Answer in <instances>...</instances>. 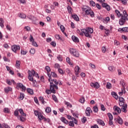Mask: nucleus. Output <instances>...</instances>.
Here are the masks:
<instances>
[{
  "label": "nucleus",
  "instance_id": "nucleus-20",
  "mask_svg": "<svg viewBox=\"0 0 128 128\" xmlns=\"http://www.w3.org/2000/svg\"><path fill=\"white\" fill-rule=\"evenodd\" d=\"M60 120L61 122L65 124H68V121L66 119V118L64 117H61Z\"/></svg>",
  "mask_w": 128,
  "mask_h": 128
},
{
  "label": "nucleus",
  "instance_id": "nucleus-13",
  "mask_svg": "<svg viewBox=\"0 0 128 128\" xmlns=\"http://www.w3.org/2000/svg\"><path fill=\"white\" fill-rule=\"evenodd\" d=\"M102 8H104L106 10L108 11L110 10V6L106 3H103L102 4Z\"/></svg>",
  "mask_w": 128,
  "mask_h": 128
},
{
  "label": "nucleus",
  "instance_id": "nucleus-50",
  "mask_svg": "<svg viewBox=\"0 0 128 128\" xmlns=\"http://www.w3.org/2000/svg\"><path fill=\"white\" fill-rule=\"evenodd\" d=\"M28 18L29 20H36V18L34 16H28Z\"/></svg>",
  "mask_w": 128,
  "mask_h": 128
},
{
  "label": "nucleus",
  "instance_id": "nucleus-55",
  "mask_svg": "<svg viewBox=\"0 0 128 128\" xmlns=\"http://www.w3.org/2000/svg\"><path fill=\"white\" fill-rule=\"evenodd\" d=\"M32 46H36V48H38V44L36 43V42L34 40V41H32Z\"/></svg>",
  "mask_w": 128,
  "mask_h": 128
},
{
  "label": "nucleus",
  "instance_id": "nucleus-61",
  "mask_svg": "<svg viewBox=\"0 0 128 128\" xmlns=\"http://www.w3.org/2000/svg\"><path fill=\"white\" fill-rule=\"evenodd\" d=\"M14 114L15 116H18V110H16L14 112Z\"/></svg>",
  "mask_w": 128,
  "mask_h": 128
},
{
  "label": "nucleus",
  "instance_id": "nucleus-9",
  "mask_svg": "<svg viewBox=\"0 0 128 128\" xmlns=\"http://www.w3.org/2000/svg\"><path fill=\"white\" fill-rule=\"evenodd\" d=\"M12 50L14 52H16L18 50H20V47L18 46L14 45L12 46Z\"/></svg>",
  "mask_w": 128,
  "mask_h": 128
},
{
  "label": "nucleus",
  "instance_id": "nucleus-35",
  "mask_svg": "<svg viewBox=\"0 0 128 128\" xmlns=\"http://www.w3.org/2000/svg\"><path fill=\"white\" fill-rule=\"evenodd\" d=\"M18 111H19V112H20V114H22V116H26V114H24V110H22V108H20L19 110H18Z\"/></svg>",
  "mask_w": 128,
  "mask_h": 128
},
{
  "label": "nucleus",
  "instance_id": "nucleus-56",
  "mask_svg": "<svg viewBox=\"0 0 128 128\" xmlns=\"http://www.w3.org/2000/svg\"><path fill=\"white\" fill-rule=\"evenodd\" d=\"M3 60H4V62H10V59L6 58V56H4L3 57Z\"/></svg>",
  "mask_w": 128,
  "mask_h": 128
},
{
  "label": "nucleus",
  "instance_id": "nucleus-1",
  "mask_svg": "<svg viewBox=\"0 0 128 128\" xmlns=\"http://www.w3.org/2000/svg\"><path fill=\"white\" fill-rule=\"evenodd\" d=\"M48 81L50 82V90L46 89V92L47 94H56V90H58V87L52 82H50V79H48Z\"/></svg>",
  "mask_w": 128,
  "mask_h": 128
},
{
  "label": "nucleus",
  "instance_id": "nucleus-28",
  "mask_svg": "<svg viewBox=\"0 0 128 128\" xmlns=\"http://www.w3.org/2000/svg\"><path fill=\"white\" fill-rule=\"evenodd\" d=\"M4 90L5 92L8 93V92H12V88L10 87H6L4 88Z\"/></svg>",
  "mask_w": 128,
  "mask_h": 128
},
{
  "label": "nucleus",
  "instance_id": "nucleus-33",
  "mask_svg": "<svg viewBox=\"0 0 128 128\" xmlns=\"http://www.w3.org/2000/svg\"><path fill=\"white\" fill-rule=\"evenodd\" d=\"M19 17L21 18H26V15L24 13H20L19 14Z\"/></svg>",
  "mask_w": 128,
  "mask_h": 128
},
{
  "label": "nucleus",
  "instance_id": "nucleus-12",
  "mask_svg": "<svg viewBox=\"0 0 128 128\" xmlns=\"http://www.w3.org/2000/svg\"><path fill=\"white\" fill-rule=\"evenodd\" d=\"M80 68L78 66H76L75 68H74L75 74L76 76H78V74H80Z\"/></svg>",
  "mask_w": 128,
  "mask_h": 128
},
{
  "label": "nucleus",
  "instance_id": "nucleus-29",
  "mask_svg": "<svg viewBox=\"0 0 128 128\" xmlns=\"http://www.w3.org/2000/svg\"><path fill=\"white\" fill-rule=\"evenodd\" d=\"M111 94L112 96H114V98H116V100H118V94L116 93V92H112Z\"/></svg>",
  "mask_w": 128,
  "mask_h": 128
},
{
  "label": "nucleus",
  "instance_id": "nucleus-16",
  "mask_svg": "<svg viewBox=\"0 0 128 128\" xmlns=\"http://www.w3.org/2000/svg\"><path fill=\"white\" fill-rule=\"evenodd\" d=\"M118 32H128V28L125 27L123 28H119Z\"/></svg>",
  "mask_w": 128,
  "mask_h": 128
},
{
  "label": "nucleus",
  "instance_id": "nucleus-41",
  "mask_svg": "<svg viewBox=\"0 0 128 128\" xmlns=\"http://www.w3.org/2000/svg\"><path fill=\"white\" fill-rule=\"evenodd\" d=\"M120 84L122 86V88H126V84H124V80H120Z\"/></svg>",
  "mask_w": 128,
  "mask_h": 128
},
{
  "label": "nucleus",
  "instance_id": "nucleus-51",
  "mask_svg": "<svg viewBox=\"0 0 128 128\" xmlns=\"http://www.w3.org/2000/svg\"><path fill=\"white\" fill-rule=\"evenodd\" d=\"M60 28L62 32H64V30H66V28H64V26L63 25H60Z\"/></svg>",
  "mask_w": 128,
  "mask_h": 128
},
{
  "label": "nucleus",
  "instance_id": "nucleus-40",
  "mask_svg": "<svg viewBox=\"0 0 128 128\" xmlns=\"http://www.w3.org/2000/svg\"><path fill=\"white\" fill-rule=\"evenodd\" d=\"M30 52L31 54H36V50H34V48H32L30 50Z\"/></svg>",
  "mask_w": 128,
  "mask_h": 128
},
{
  "label": "nucleus",
  "instance_id": "nucleus-57",
  "mask_svg": "<svg viewBox=\"0 0 128 128\" xmlns=\"http://www.w3.org/2000/svg\"><path fill=\"white\" fill-rule=\"evenodd\" d=\"M82 122H83V124H84L86 122V117H83L82 119Z\"/></svg>",
  "mask_w": 128,
  "mask_h": 128
},
{
  "label": "nucleus",
  "instance_id": "nucleus-4",
  "mask_svg": "<svg viewBox=\"0 0 128 128\" xmlns=\"http://www.w3.org/2000/svg\"><path fill=\"white\" fill-rule=\"evenodd\" d=\"M128 14L126 13V10L123 11V16H121V18L119 20V24L120 26H124V22H126V20H128Z\"/></svg>",
  "mask_w": 128,
  "mask_h": 128
},
{
  "label": "nucleus",
  "instance_id": "nucleus-27",
  "mask_svg": "<svg viewBox=\"0 0 128 128\" xmlns=\"http://www.w3.org/2000/svg\"><path fill=\"white\" fill-rule=\"evenodd\" d=\"M115 12L118 18H120L124 16V15H122V14H121L120 12V11L118 10H115Z\"/></svg>",
  "mask_w": 128,
  "mask_h": 128
},
{
  "label": "nucleus",
  "instance_id": "nucleus-32",
  "mask_svg": "<svg viewBox=\"0 0 128 128\" xmlns=\"http://www.w3.org/2000/svg\"><path fill=\"white\" fill-rule=\"evenodd\" d=\"M106 88L108 90H110L112 88V84L110 82H107L106 85Z\"/></svg>",
  "mask_w": 128,
  "mask_h": 128
},
{
  "label": "nucleus",
  "instance_id": "nucleus-62",
  "mask_svg": "<svg viewBox=\"0 0 128 128\" xmlns=\"http://www.w3.org/2000/svg\"><path fill=\"white\" fill-rule=\"evenodd\" d=\"M114 44L115 46H120V42L116 40H114Z\"/></svg>",
  "mask_w": 128,
  "mask_h": 128
},
{
  "label": "nucleus",
  "instance_id": "nucleus-7",
  "mask_svg": "<svg viewBox=\"0 0 128 128\" xmlns=\"http://www.w3.org/2000/svg\"><path fill=\"white\" fill-rule=\"evenodd\" d=\"M16 88H18V89L21 88L22 92H24V90H26V88L22 83L17 84Z\"/></svg>",
  "mask_w": 128,
  "mask_h": 128
},
{
  "label": "nucleus",
  "instance_id": "nucleus-42",
  "mask_svg": "<svg viewBox=\"0 0 128 128\" xmlns=\"http://www.w3.org/2000/svg\"><path fill=\"white\" fill-rule=\"evenodd\" d=\"M108 118H109L110 120H114V117L112 116V114L110 113L108 114Z\"/></svg>",
  "mask_w": 128,
  "mask_h": 128
},
{
  "label": "nucleus",
  "instance_id": "nucleus-48",
  "mask_svg": "<svg viewBox=\"0 0 128 128\" xmlns=\"http://www.w3.org/2000/svg\"><path fill=\"white\" fill-rule=\"evenodd\" d=\"M24 94L22 93H20V100H24Z\"/></svg>",
  "mask_w": 128,
  "mask_h": 128
},
{
  "label": "nucleus",
  "instance_id": "nucleus-23",
  "mask_svg": "<svg viewBox=\"0 0 128 128\" xmlns=\"http://www.w3.org/2000/svg\"><path fill=\"white\" fill-rule=\"evenodd\" d=\"M66 8H67L68 14H72V7H70V6H68L66 7Z\"/></svg>",
  "mask_w": 128,
  "mask_h": 128
},
{
  "label": "nucleus",
  "instance_id": "nucleus-44",
  "mask_svg": "<svg viewBox=\"0 0 128 128\" xmlns=\"http://www.w3.org/2000/svg\"><path fill=\"white\" fill-rule=\"evenodd\" d=\"M50 75L53 78H56V76H58V74H56L54 72H51Z\"/></svg>",
  "mask_w": 128,
  "mask_h": 128
},
{
  "label": "nucleus",
  "instance_id": "nucleus-52",
  "mask_svg": "<svg viewBox=\"0 0 128 128\" xmlns=\"http://www.w3.org/2000/svg\"><path fill=\"white\" fill-rule=\"evenodd\" d=\"M57 58L58 60H59V62H62V56H57Z\"/></svg>",
  "mask_w": 128,
  "mask_h": 128
},
{
  "label": "nucleus",
  "instance_id": "nucleus-17",
  "mask_svg": "<svg viewBox=\"0 0 128 128\" xmlns=\"http://www.w3.org/2000/svg\"><path fill=\"white\" fill-rule=\"evenodd\" d=\"M126 108H128V104H125L124 106H122L121 108V110L122 112H126Z\"/></svg>",
  "mask_w": 128,
  "mask_h": 128
},
{
  "label": "nucleus",
  "instance_id": "nucleus-14",
  "mask_svg": "<svg viewBox=\"0 0 128 128\" xmlns=\"http://www.w3.org/2000/svg\"><path fill=\"white\" fill-rule=\"evenodd\" d=\"M92 112V111L90 109V107L87 108L86 111V116H90V112Z\"/></svg>",
  "mask_w": 128,
  "mask_h": 128
},
{
  "label": "nucleus",
  "instance_id": "nucleus-3",
  "mask_svg": "<svg viewBox=\"0 0 128 128\" xmlns=\"http://www.w3.org/2000/svg\"><path fill=\"white\" fill-rule=\"evenodd\" d=\"M32 76H36L37 78H40V76L38 73H36L34 70H28V79L30 82H32L34 80V78Z\"/></svg>",
  "mask_w": 128,
  "mask_h": 128
},
{
  "label": "nucleus",
  "instance_id": "nucleus-31",
  "mask_svg": "<svg viewBox=\"0 0 128 128\" xmlns=\"http://www.w3.org/2000/svg\"><path fill=\"white\" fill-rule=\"evenodd\" d=\"M38 118H39L40 120H44V116H42V113H40V114H38Z\"/></svg>",
  "mask_w": 128,
  "mask_h": 128
},
{
  "label": "nucleus",
  "instance_id": "nucleus-34",
  "mask_svg": "<svg viewBox=\"0 0 128 128\" xmlns=\"http://www.w3.org/2000/svg\"><path fill=\"white\" fill-rule=\"evenodd\" d=\"M4 19L2 18H0V26H1V28H4Z\"/></svg>",
  "mask_w": 128,
  "mask_h": 128
},
{
  "label": "nucleus",
  "instance_id": "nucleus-22",
  "mask_svg": "<svg viewBox=\"0 0 128 128\" xmlns=\"http://www.w3.org/2000/svg\"><path fill=\"white\" fill-rule=\"evenodd\" d=\"M117 122H118L119 124H124V120L120 117H118L117 119Z\"/></svg>",
  "mask_w": 128,
  "mask_h": 128
},
{
  "label": "nucleus",
  "instance_id": "nucleus-59",
  "mask_svg": "<svg viewBox=\"0 0 128 128\" xmlns=\"http://www.w3.org/2000/svg\"><path fill=\"white\" fill-rule=\"evenodd\" d=\"M65 104H66L67 106H69L70 108L72 107V104H70L68 102H65Z\"/></svg>",
  "mask_w": 128,
  "mask_h": 128
},
{
  "label": "nucleus",
  "instance_id": "nucleus-25",
  "mask_svg": "<svg viewBox=\"0 0 128 128\" xmlns=\"http://www.w3.org/2000/svg\"><path fill=\"white\" fill-rule=\"evenodd\" d=\"M97 122L99 124H100V126H104V122L100 119H98Z\"/></svg>",
  "mask_w": 128,
  "mask_h": 128
},
{
  "label": "nucleus",
  "instance_id": "nucleus-15",
  "mask_svg": "<svg viewBox=\"0 0 128 128\" xmlns=\"http://www.w3.org/2000/svg\"><path fill=\"white\" fill-rule=\"evenodd\" d=\"M114 112H116L118 114H120L122 112V110L118 106H115L113 108Z\"/></svg>",
  "mask_w": 128,
  "mask_h": 128
},
{
  "label": "nucleus",
  "instance_id": "nucleus-24",
  "mask_svg": "<svg viewBox=\"0 0 128 128\" xmlns=\"http://www.w3.org/2000/svg\"><path fill=\"white\" fill-rule=\"evenodd\" d=\"M110 20V19L108 16L106 17L105 19L103 18V22L104 24H108Z\"/></svg>",
  "mask_w": 128,
  "mask_h": 128
},
{
  "label": "nucleus",
  "instance_id": "nucleus-46",
  "mask_svg": "<svg viewBox=\"0 0 128 128\" xmlns=\"http://www.w3.org/2000/svg\"><path fill=\"white\" fill-rule=\"evenodd\" d=\"M20 54H23L24 56V54H28V51L26 50H22L20 51Z\"/></svg>",
  "mask_w": 128,
  "mask_h": 128
},
{
  "label": "nucleus",
  "instance_id": "nucleus-60",
  "mask_svg": "<svg viewBox=\"0 0 128 128\" xmlns=\"http://www.w3.org/2000/svg\"><path fill=\"white\" fill-rule=\"evenodd\" d=\"M96 8H98V10L102 9V6H100V4L96 3Z\"/></svg>",
  "mask_w": 128,
  "mask_h": 128
},
{
  "label": "nucleus",
  "instance_id": "nucleus-8",
  "mask_svg": "<svg viewBox=\"0 0 128 128\" xmlns=\"http://www.w3.org/2000/svg\"><path fill=\"white\" fill-rule=\"evenodd\" d=\"M82 32H94V29L90 28H87L86 29L81 30Z\"/></svg>",
  "mask_w": 128,
  "mask_h": 128
},
{
  "label": "nucleus",
  "instance_id": "nucleus-10",
  "mask_svg": "<svg viewBox=\"0 0 128 128\" xmlns=\"http://www.w3.org/2000/svg\"><path fill=\"white\" fill-rule=\"evenodd\" d=\"M45 70H46L47 72V74L49 78V80H51L52 78V76H50V66H46L45 68Z\"/></svg>",
  "mask_w": 128,
  "mask_h": 128
},
{
  "label": "nucleus",
  "instance_id": "nucleus-19",
  "mask_svg": "<svg viewBox=\"0 0 128 128\" xmlns=\"http://www.w3.org/2000/svg\"><path fill=\"white\" fill-rule=\"evenodd\" d=\"M80 36H85L86 38H92V35L88 32H81L80 33Z\"/></svg>",
  "mask_w": 128,
  "mask_h": 128
},
{
  "label": "nucleus",
  "instance_id": "nucleus-53",
  "mask_svg": "<svg viewBox=\"0 0 128 128\" xmlns=\"http://www.w3.org/2000/svg\"><path fill=\"white\" fill-rule=\"evenodd\" d=\"M119 102H124V98L122 97H119Z\"/></svg>",
  "mask_w": 128,
  "mask_h": 128
},
{
  "label": "nucleus",
  "instance_id": "nucleus-54",
  "mask_svg": "<svg viewBox=\"0 0 128 128\" xmlns=\"http://www.w3.org/2000/svg\"><path fill=\"white\" fill-rule=\"evenodd\" d=\"M24 30H26V32H30V28L28 26H25Z\"/></svg>",
  "mask_w": 128,
  "mask_h": 128
},
{
  "label": "nucleus",
  "instance_id": "nucleus-36",
  "mask_svg": "<svg viewBox=\"0 0 128 128\" xmlns=\"http://www.w3.org/2000/svg\"><path fill=\"white\" fill-rule=\"evenodd\" d=\"M27 92L28 94H34V90H32V89L28 88Z\"/></svg>",
  "mask_w": 128,
  "mask_h": 128
},
{
  "label": "nucleus",
  "instance_id": "nucleus-2",
  "mask_svg": "<svg viewBox=\"0 0 128 128\" xmlns=\"http://www.w3.org/2000/svg\"><path fill=\"white\" fill-rule=\"evenodd\" d=\"M82 12H85L87 16H90L91 18H94V12L92 10V8L88 6H84L82 8Z\"/></svg>",
  "mask_w": 128,
  "mask_h": 128
},
{
  "label": "nucleus",
  "instance_id": "nucleus-26",
  "mask_svg": "<svg viewBox=\"0 0 128 128\" xmlns=\"http://www.w3.org/2000/svg\"><path fill=\"white\" fill-rule=\"evenodd\" d=\"M39 100L41 104H46V102H45L44 99V97L40 96L39 98Z\"/></svg>",
  "mask_w": 128,
  "mask_h": 128
},
{
  "label": "nucleus",
  "instance_id": "nucleus-43",
  "mask_svg": "<svg viewBox=\"0 0 128 128\" xmlns=\"http://www.w3.org/2000/svg\"><path fill=\"white\" fill-rule=\"evenodd\" d=\"M68 124L70 126H74V121H70L68 122Z\"/></svg>",
  "mask_w": 128,
  "mask_h": 128
},
{
  "label": "nucleus",
  "instance_id": "nucleus-47",
  "mask_svg": "<svg viewBox=\"0 0 128 128\" xmlns=\"http://www.w3.org/2000/svg\"><path fill=\"white\" fill-rule=\"evenodd\" d=\"M90 6H96V2L93 0H90Z\"/></svg>",
  "mask_w": 128,
  "mask_h": 128
},
{
  "label": "nucleus",
  "instance_id": "nucleus-49",
  "mask_svg": "<svg viewBox=\"0 0 128 128\" xmlns=\"http://www.w3.org/2000/svg\"><path fill=\"white\" fill-rule=\"evenodd\" d=\"M94 108V112H98V107L96 106H94L93 107Z\"/></svg>",
  "mask_w": 128,
  "mask_h": 128
},
{
  "label": "nucleus",
  "instance_id": "nucleus-63",
  "mask_svg": "<svg viewBox=\"0 0 128 128\" xmlns=\"http://www.w3.org/2000/svg\"><path fill=\"white\" fill-rule=\"evenodd\" d=\"M84 98H82L80 99L79 102H81V104H84Z\"/></svg>",
  "mask_w": 128,
  "mask_h": 128
},
{
  "label": "nucleus",
  "instance_id": "nucleus-58",
  "mask_svg": "<svg viewBox=\"0 0 128 128\" xmlns=\"http://www.w3.org/2000/svg\"><path fill=\"white\" fill-rule=\"evenodd\" d=\"M108 70H110V72H114V68L112 66H110L108 67Z\"/></svg>",
  "mask_w": 128,
  "mask_h": 128
},
{
  "label": "nucleus",
  "instance_id": "nucleus-18",
  "mask_svg": "<svg viewBox=\"0 0 128 128\" xmlns=\"http://www.w3.org/2000/svg\"><path fill=\"white\" fill-rule=\"evenodd\" d=\"M72 40H73L74 42H80L78 38V37L76 36H72Z\"/></svg>",
  "mask_w": 128,
  "mask_h": 128
},
{
  "label": "nucleus",
  "instance_id": "nucleus-5",
  "mask_svg": "<svg viewBox=\"0 0 128 128\" xmlns=\"http://www.w3.org/2000/svg\"><path fill=\"white\" fill-rule=\"evenodd\" d=\"M70 52L71 54H72L74 56H76V58H78L80 56V54L78 53V52L76 50V49L73 48H70Z\"/></svg>",
  "mask_w": 128,
  "mask_h": 128
},
{
  "label": "nucleus",
  "instance_id": "nucleus-39",
  "mask_svg": "<svg viewBox=\"0 0 128 128\" xmlns=\"http://www.w3.org/2000/svg\"><path fill=\"white\" fill-rule=\"evenodd\" d=\"M52 98L53 100L56 102H58V98H56V95H52Z\"/></svg>",
  "mask_w": 128,
  "mask_h": 128
},
{
  "label": "nucleus",
  "instance_id": "nucleus-6",
  "mask_svg": "<svg viewBox=\"0 0 128 128\" xmlns=\"http://www.w3.org/2000/svg\"><path fill=\"white\" fill-rule=\"evenodd\" d=\"M50 82L52 84L54 82V85L56 86H58V84H59V86H62V81L60 80H57L56 79L52 80L50 79Z\"/></svg>",
  "mask_w": 128,
  "mask_h": 128
},
{
  "label": "nucleus",
  "instance_id": "nucleus-11",
  "mask_svg": "<svg viewBox=\"0 0 128 128\" xmlns=\"http://www.w3.org/2000/svg\"><path fill=\"white\" fill-rule=\"evenodd\" d=\"M90 86L92 88H100V84L98 82H92L90 84Z\"/></svg>",
  "mask_w": 128,
  "mask_h": 128
},
{
  "label": "nucleus",
  "instance_id": "nucleus-37",
  "mask_svg": "<svg viewBox=\"0 0 128 128\" xmlns=\"http://www.w3.org/2000/svg\"><path fill=\"white\" fill-rule=\"evenodd\" d=\"M4 112L6 114H10V109L8 108H6L4 109Z\"/></svg>",
  "mask_w": 128,
  "mask_h": 128
},
{
  "label": "nucleus",
  "instance_id": "nucleus-38",
  "mask_svg": "<svg viewBox=\"0 0 128 128\" xmlns=\"http://www.w3.org/2000/svg\"><path fill=\"white\" fill-rule=\"evenodd\" d=\"M20 62L19 60L16 61V68H20Z\"/></svg>",
  "mask_w": 128,
  "mask_h": 128
},
{
  "label": "nucleus",
  "instance_id": "nucleus-21",
  "mask_svg": "<svg viewBox=\"0 0 128 128\" xmlns=\"http://www.w3.org/2000/svg\"><path fill=\"white\" fill-rule=\"evenodd\" d=\"M72 18L74 20H76V22H80V18H78V15H72Z\"/></svg>",
  "mask_w": 128,
  "mask_h": 128
},
{
  "label": "nucleus",
  "instance_id": "nucleus-64",
  "mask_svg": "<svg viewBox=\"0 0 128 128\" xmlns=\"http://www.w3.org/2000/svg\"><path fill=\"white\" fill-rule=\"evenodd\" d=\"M54 68H58H58H60V64H56L54 65Z\"/></svg>",
  "mask_w": 128,
  "mask_h": 128
},
{
  "label": "nucleus",
  "instance_id": "nucleus-45",
  "mask_svg": "<svg viewBox=\"0 0 128 128\" xmlns=\"http://www.w3.org/2000/svg\"><path fill=\"white\" fill-rule=\"evenodd\" d=\"M106 46H103L102 48V52H103L104 54V52H106Z\"/></svg>",
  "mask_w": 128,
  "mask_h": 128
},
{
  "label": "nucleus",
  "instance_id": "nucleus-30",
  "mask_svg": "<svg viewBox=\"0 0 128 128\" xmlns=\"http://www.w3.org/2000/svg\"><path fill=\"white\" fill-rule=\"evenodd\" d=\"M45 112L46 114H50V112H52V108L50 107H46L45 109Z\"/></svg>",
  "mask_w": 128,
  "mask_h": 128
}]
</instances>
